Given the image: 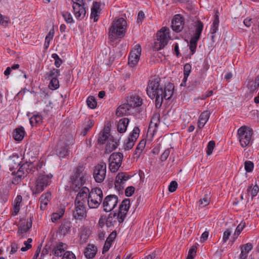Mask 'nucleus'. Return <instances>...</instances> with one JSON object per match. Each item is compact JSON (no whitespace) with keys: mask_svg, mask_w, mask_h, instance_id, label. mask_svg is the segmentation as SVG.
<instances>
[{"mask_svg":"<svg viewBox=\"0 0 259 259\" xmlns=\"http://www.w3.org/2000/svg\"><path fill=\"white\" fill-rule=\"evenodd\" d=\"M130 207V199L126 198L124 199L119 206L118 213H111L109 214L106 221V226L107 227L113 226L116 223L117 219L119 223H122L126 217Z\"/></svg>","mask_w":259,"mask_h":259,"instance_id":"nucleus-1","label":"nucleus"},{"mask_svg":"<svg viewBox=\"0 0 259 259\" xmlns=\"http://www.w3.org/2000/svg\"><path fill=\"white\" fill-rule=\"evenodd\" d=\"M53 177L51 174H47L44 171H40L35 182L31 187L32 194H37L43 191L50 185Z\"/></svg>","mask_w":259,"mask_h":259,"instance_id":"nucleus-2","label":"nucleus"},{"mask_svg":"<svg viewBox=\"0 0 259 259\" xmlns=\"http://www.w3.org/2000/svg\"><path fill=\"white\" fill-rule=\"evenodd\" d=\"M126 22L123 18L114 21L109 29V38L114 40L123 37L126 30Z\"/></svg>","mask_w":259,"mask_h":259,"instance_id":"nucleus-3","label":"nucleus"},{"mask_svg":"<svg viewBox=\"0 0 259 259\" xmlns=\"http://www.w3.org/2000/svg\"><path fill=\"white\" fill-rule=\"evenodd\" d=\"M85 175L82 166H78L70 176V187L75 191H77L85 183Z\"/></svg>","mask_w":259,"mask_h":259,"instance_id":"nucleus-4","label":"nucleus"},{"mask_svg":"<svg viewBox=\"0 0 259 259\" xmlns=\"http://www.w3.org/2000/svg\"><path fill=\"white\" fill-rule=\"evenodd\" d=\"M161 79L156 77L148 82L147 87V94L151 99H154L157 95H161L162 87L160 85Z\"/></svg>","mask_w":259,"mask_h":259,"instance_id":"nucleus-5","label":"nucleus"},{"mask_svg":"<svg viewBox=\"0 0 259 259\" xmlns=\"http://www.w3.org/2000/svg\"><path fill=\"white\" fill-rule=\"evenodd\" d=\"M169 30L168 28L163 27L157 33V41L155 42V48L157 50L163 49L167 45L169 39Z\"/></svg>","mask_w":259,"mask_h":259,"instance_id":"nucleus-6","label":"nucleus"},{"mask_svg":"<svg viewBox=\"0 0 259 259\" xmlns=\"http://www.w3.org/2000/svg\"><path fill=\"white\" fill-rule=\"evenodd\" d=\"M123 154L120 152H114L110 155L108 159L109 169L111 172L114 173L118 171L121 166Z\"/></svg>","mask_w":259,"mask_h":259,"instance_id":"nucleus-7","label":"nucleus"},{"mask_svg":"<svg viewBox=\"0 0 259 259\" xmlns=\"http://www.w3.org/2000/svg\"><path fill=\"white\" fill-rule=\"evenodd\" d=\"M107 165L104 161H100L95 167L93 176L97 183H101L104 181L106 176Z\"/></svg>","mask_w":259,"mask_h":259,"instance_id":"nucleus-8","label":"nucleus"},{"mask_svg":"<svg viewBox=\"0 0 259 259\" xmlns=\"http://www.w3.org/2000/svg\"><path fill=\"white\" fill-rule=\"evenodd\" d=\"M252 131L246 126H242L238 130V138L242 147L248 146L251 141Z\"/></svg>","mask_w":259,"mask_h":259,"instance_id":"nucleus-9","label":"nucleus"},{"mask_svg":"<svg viewBox=\"0 0 259 259\" xmlns=\"http://www.w3.org/2000/svg\"><path fill=\"white\" fill-rule=\"evenodd\" d=\"M118 203V196L115 195H108L103 200L102 206L105 212H110L117 206Z\"/></svg>","mask_w":259,"mask_h":259,"instance_id":"nucleus-10","label":"nucleus"},{"mask_svg":"<svg viewBox=\"0 0 259 259\" xmlns=\"http://www.w3.org/2000/svg\"><path fill=\"white\" fill-rule=\"evenodd\" d=\"M142 49L139 44H137L131 50L128 60V65L133 67L138 63L141 54Z\"/></svg>","mask_w":259,"mask_h":259,"instance_id":"nucleus-11","label":"nucleus"},{"mask_svg":"<svg viewBox=\"0 0 259 259\" xmlns=\"http://www.w3.org/2000/svg\"><path fill=\"white\" fill-rule=\"evenodd\" d=\"M140 132V129L138 126H135L134 128L132 133L130 134L127 139L124 143V149L125 150H130L133 147L135 143L139 136Z\"/></svg>","mask_w":259,"mask_h":259,"instance_id":"nucleus-12","label":"nucleus"},{"mask_svg":"<svg viewBox=\"0 0 259 259\" xmlns=\"http://www.w3.org/2000/svg\"><path fill=\"white\" fill-rule=\"evenodd\" d=\"M86 4H79L78 3L72 4L73 13L75 18L78 20H82L85 16L87 13Z\"/></svg>","mask_w":259,"mask_h":259,"instance_id":"nucleus-13","label":"nucleus"},{"mask_svg":"<svg viewBox=\"0 0 259 259\" xmlns=\"http://www.w3.org/2000/svg\"><path fill=\"white\" fill-rule=\"evenodd\" d=\"M79 192L76 195L74 203L85 205L86 202H88L89 189L87 187H83L79 190Z\"/></svg>","mask_w":259,"mask_h":259,"instance_id":"nucleus-14","label":"nucleus"},{"mask_svg":"<svg viewBox=\"0 0 259 259\" xmlns=\"http://www.w3.org/2000/svg\"><path fill=\"white\" fill-rule=\"evenodd\" d=\"M75 208L72 211L73 218L76 220H82L87 217L85 205L74 203Z\"/></svg>","mask_w":259,"mask_h":259,"instance_id":"nucleus-15","label":"nucleus"},{"mask_svg":"<svg viewBox=\"0 0 259 259\" xmlns=\"http://www.w3.org/2000/svg\"><path fill=\"white\" fill-rule=\"evenodd\" d=\"M184 26V21L183 17L177 14L174 16L171 21V27L174 31L179 32L182 30Z\"/></svg>","mask_w":259,"mask_h":259,"instance_id":"nucleus-16","label":"nucleus"},{"mask_svg":"<svg viewBox=\"0 0 259 259\" xmlns=\"http://www.w3.org/2000/svg\"><path fill=\"white\" fill-rule=\"evenodd\" d=\"M130 178V177L126 172H121L118 174L116 177L115 187L117 189H122L123 187L121 186L125 182Z\"/></svg>","mask_w":259,"mask_h":259,"instance_id":"nucleus-17","label":"nucleus"},{"mask_svg":"<svg viewBox=\"0 0 259 259\" xmlns=\"http://www.w3.org/2000/svg\"><path fill=\"white\" fill-rule=\"evenodd\" d=\"M101 5L100 2H94L93 3L91 8V18H93L94 22H97L99 19V15L102 11Z\"/></svg>","mask_w":259,"mask_h":259,"instance_id":"nucleus-18","label":"nucleus"},{"mask_svg":"<svg viewBox=\"0 0 259 259\" xmlns=\"http://www.w3.org/2000/svg\"><path fill=\"white\" fill-rule=\"evenodd\" d=\"M103 196L102 190L100 188L96 187L92 188L91 191L89 190L88 198L98 200L100 202H103Z\"/></svg>","mask_w":259,"mask_h":259,"instance_id":"nucleus-19","label":"nucleus"},{"mask_svg":"<svg viewBox=\"0 0 259 259\" xmlns=\"http://www.w3.org/2000/svg\"><path fill=\"white\" fill-rule=\"evenodd\" d=\"M27 164H23L18 169V170L16 172V175L15 178L14 179L12 183L13 184H18L22 178H24L25 176H26L27 172H28L27 170H24V169H26V166H27Z\"/></svg>","mask_w":259,"mask_h":259,"instance_id":"nucleus-20","label":"nucleus"},{"mask_svg":"<svg viewBox=\"0 0 259 259\" xmlns=\"http://www.w3.org/2000/svg\"><path fill=\"white\" fill-rule=\"evenodd\" d=\"M66 248L67 245L66 244L59 242L54 246L52 250V253L56 256H61L62 253H64L65 250Z\"/></svg>","mask_w":259,"mask_h":259,"instance_id":"nucleus-21","label":"nucleus"},{"mask_svg":"<svg viewBox=\"0 0 259 259\" xmlns=\"http://www.w3.org/2000/svg\"><path fill=\"white\" fill-rule=\"evenodd\" d=\"M131 108L140 106L142 104V99L138 96H131L126 100Z\"/></svg>","mask_w":259,"mask_h":259,"instance_id":"nucleus-22","label":"nucleus"},{"mask_svg":"<svg viewBox=\"0 0 259 259\" xmlns=\"http://www.w3.org/2000/svg\"><path fill=\"white\" fill-rule=\"evenodd\" d=\"M32 217H30L29 219L27 220L26 224L21 225L18 227L17 234L19 236H21V238L23 237V234L28 231L32 227Z\"/></svg>","mask_w":259,"mask_h":259,"instance_id":"nucleus-23","label":"nucleus"},{"mask_svg":"<svg viewBox=\"0 0 259 259\" xmlns=\"http://www.w3.org/2000/svg\"><path fill=\"white\" fill-rule=\"evenodd\" d=\"M174 92V85L172 83L168 82L165 86L164 90L162 89L161 96L165 100H169L171 97Z\"/></svg>","mask_w":259,"mask_h":259,"instance_id":"nucleus-24","label":"nucleus"},{"mask_svg":"<svg viewBox=\"0 0 259 259\" xmlns=\"http://www.w3.org/2000/svg\"><path fill=\"white\" fill-rule=\"evenodd\" d=\"M210 112L208 110H206L201 113L199 116L198 122V127L200 129L203 127L205 123L208 121L210 117Z\"/></svg>","mask_w":259,"mask_h":259,"instance_id":"nucleus-25","label":"nucleus"},{"mask_svg":"<svg viewBox=\"0 0 259 259\" xmlns=\"http://www.w3.org/2000/svg\"><path fill=\"white\" fill-rule=\"evenodd\" d=\"M51 199V194L49 192H47L42 194L39 198L40 208L41 210H45L46 208L48 202Z\"/></svg>","mask_w":259,"mask_h":259,"instance_id":"nucleus-26","label":"nucleus"},{"mask_svg":"<svg viewBox=\"0 0 259 259\" xmlns=\"http://www.w3.org/2000/svg\"><path fill=\"white\" fill-rule=\"evenodd\" d=\"M97 252V248L94 244H89L85 248L84 254L87 258H93Z\"/></svg>","mask_w":259,"mask_h":259,"instance_id":"nucleus-27","label":"nucleus"},{"mask_svg":"<svg viewBox=\"0 0 259 259\" xmlns=\"http://www.w3.org/2000/svg\"><path fill=\"white\" fill-rule=\"evenodd\" d=\"M118 142L113 139V137L109 138L108 140L107 144L105 147V152L109 153L114 150L118 146Z\"/></svg>","mask_w":259,"mask_h":259,"instance_id":"nucleus-28","label":"nucleus"},{"mask_svg":"<svg viewBox=\"0 0 259 259\" xmlns=\"http://www.w3.org/2000/svg\"><path fill=\"white\" fill-rule=\"evenodd\" d=\"M130 120L127 118H123L119 120L117 124V131L120 133L125 132Z\"/></svg>","mask_w":259,"mask_h":259,"instance_id":"nucleus-29","label":"nucleus"},{"mask_svg":"<svg viewBox=\"0 0 259 259\" xmlns=\"http://www.w3.org/2000/svg\"><path fill=\"white\" fill-rule=\"evenodd\" d=\"M71 223L69 221H64L59 227V232L61 234L65 235L68 233L71 227Z\"/></svg>","mask_w":259,"mask_h":259,"instance_id":"nucleus-30","label":"nucleus"},{"mask_svg":"<svg viewBox=\"0 0 259 259\" xmlns=\"http://www.w3.org/2000/svg\"><path fill=\"white\" fill-rule=\"evenodd\" d=\"M203 23L199 20H198L194 22V26L195 27V30L193 36V37L200 38L203 28Z\"/></svg>","mask_w":259,"mask_h":259,"instance_id":"nucleus-31","label":"nucleus"},{"mask_svg":"<svg viewBox=\"0 0 259 259\" xmlns=\"http://www.w3.org/2000/svg\"><path fill=\"white\" fill-rule=\"evenodd\" d=\"M22 200V197L20 195H18L14 200L13 204V211L12 215H16L20 210V204Z\"/></svg>","mask_w":259,"mask_h":259,"instance_id":"nucleus-32","label":"nucleus"},{"mask_svg":"<svg viewBox=\"0 0 259 259\" xmlns=\"http://www.w3.org/2000/svg\"><path fill=\"white\" fill-rule=\"evenodd\" d=\"M131 108L128 103L123 104L118 107L116 110V114L118 116H122L128 113V111Z\"/></svg>","mask_w":259,"mask_h":259,"instance_id":"nucleus-33","label":"nucleus"},{"mask_svg":"<svg viewBox=\"0 0 259 259\" xmlns=\"http://www.w3.org/2000/svg\"><path fill=\"white\" fill-rule=\"evenodd\" d=\"M56 153L60 158H64L68 154V149L66 145H58L56 150Z\"/></svg>","mask_w":259,"mask_h":259,"instance_id":"nucleus-34","label":"nucleus"},{"mask_svg":"<svg viewBox=\"0 0 259 259\" xmlns=\"http://www.w3.org/2000/svg\"><path fill=\"white\" fill-rule=\"evenodd\" d=\"M25 134L24 129L23 127L17 128L15 130L13 133V138L16 141H21Z\"/></svg>","mask_w":259,"mask_h":259,"instance_id":"nucleus-35","label":"nucleus"},{"mask_svg":"<svg viewBox=\"0 0 259 259\" xmlns=\"http://www.w3.org/2000/svg\"><path fill=\"white\" fill-rule=\"evenodd\" d=\"M146 143V141L145 139H143L139 143L137 146L134 153V155H136V157L137 158L140 157L141 154L145 147Z\"/></svg>","mask_w":259,"mask_h":259,"instance_id":"nucleus-36","label":"nucleus"},{"mask_svg":"<svg viewBox=\"0 0 259 259\" xmlns=\"http://www.w3.org/2000/svg\"><path fill=\"white\" fill-rule=\"evenodd\" d=\"M219 25V12L218 10H215V14L214 19L213 21L212 26L211 28V34H214L218 30Z\"/></svg>","mask_w":259,"mask_h":259,"instance_id":"nucleus-37","label":"nucleus"},{"mask_svg":"<svg viewBox=\"0 0 259 259\" xmlns=\"http://www.w3.org/2000/svg\"><path fill=\"white\" fill-rule=\"evenodd\" d=\"M60 75V71L59 69L53 68L47 72L45 74V78L50 80L52 78H57Z\"/></svg>","mask_w":259,"mask_h":259,"instance_id":"nucleus-38","label":"nucleus"},{"mask_svg":"<svg viewBox=\"0 0 259 259\" xmlns=\"http://www.w3.org/2000/svg\"><path fill=\"white\" fill-rule=\"evenodd\" d=\"M44 164V161H39L37 162L36 164L34 163V162H30L29 164L27 165L28 167V169L29 170L30 172H34L35 169L38 170L40 169L43 165Z\"/></svg>","mask_w":259,"mask_h":259,"instance_id":"nucleus-39","label":"nucleus"},{"mask_svg":"<svg viewBox=\"0 0 259 259\" xmlns=\"http://www.w3.org/2000/svg\"><path fill=\"white\" fill-rule=\"evenodd\" d=\"M199 39V38L192 36L190 40L189 46L192 55H193L196 52L197 42Z\"/></svg>","mask_w":259,"mask_h":259,"instance_id":"nucleus-40","label":"nucleus"},{"mask_svg":"<svg viewBox=\"0 0 259 259\" xmlns=\"http://www.w3.org/2000/svg\"><path fill=\"white\" fill-rule=\"evenodd\" d=\"M42 117L40 114L33 115L30 119L29 122L31 126H34L35 124H40L42 122Z\"/></svg>","mask_w":259,"mask_h":259,"instance_id":"nucleus-41","label":"nucleus"},{"mask_svg":"<svg viewBox=\"0 0 259 259\" xmlns=\"http://www.w3.org/2000/svg\"><path fill=\"white\" fill-rule=\"evenodd\" d=\"M65 209L61 208L57 212H54L52 214L51 220L53 222H55L60 219L64 214Z\"/></svg>","mask_w":259,"mask_h":259,"instance_id":"nucleus-42","label":"nucleus"},{"mask_svg":"<svg viewBox=\"0 0 259 259\" xmlns=\"http://www.w3.org/2000/svg\"><path fill=\"white\" fill-rule=\"evenodd\" d=\"M54 35V30L53 29H51L45 38L44 46L46 49H47L48 48L50 45V41L53 39Z\"/></svg>","mask_w":259,"mask_h":259,"instance_id":"nucleus-43","label":"nucleus"},{"mask_svg":"<svg viewBox=\"0 0 259 259\" xmlns=\"http://www.w3.org/2000/svg\"><path fill=\"white\" fill-rule=\"evenodd\" d=\"M94 121L93 120H89L87 121L83 129L82 130L81 134L84 136L87 135L88 131L94 126Z\"/></svg>","mask_w":259,"mask_h":259,"instance_id":"nucleus-44","label":"nucleus"},{"mask_svg":"<svg viewBox=\"0 0 259 259\" xmlns=\"http://www.w3.org/2000/svg\"><path fill=\"white\" fill-rule=\"evenodd\" d=\"M102 202H100L98 200L88 198V205L90 208H97Z\"/></svg>","mask_w":259,"mask_h":259,"instance_id":"nucleus-45","label":"nucleus"},{"mask_svg":"<svg viewBox=\"0 0 259 259\" xmlns=\"http://www.w3.org/2000/svg\"><path fill=\"white\" fill-rule=\"evenodd\" d=\"M258 187L256 185L253 187L250 186L247 189V193L248 195H251L252 199L256 196L258 192Z\"/></svg>","mask_w":259,"mask_h":259,"instance_id":"nucleus-46","label":"nucleus"},{"mask_svg":"<svg viewBox=\"0 0 259 259\" xmlns=\"http://www.w3.org/2000/svg\"><path fill=\"white\" fill-rule=\"evenodd\" d=\"M109 133L105 132H101L100 133L98 141L101 144L105 143V141L109 138Z\"/></svg>","mask_w":259,"mask_h":259,"instance_id":"nucleus-47","label":"nucleus"},{"mask_svg":"<svg viewBox=\"0 0 259 259\" xmlns=\"http://www.w3.org/2000/svg\"><path fill=\"white\" fill-rule=\"evenodd\" d=\"M61 14L66 23H74V20L73 19V17L69 12L67 11H63L61 12Z\"/></svg>","mask_w":259,"mask_h":259,"instance_id":"nucleus-48","label":"nucleus"},{"mask_svg":"<svg viewBox=\"0 0 259 259\" xmlns=\"http://www.w3.org/2000/svg\"><path fill=\"white\" fill-rule=\"evenodd\" d=\"M87 104L89 107L91 109H94L97 106V102L94 97L90 96L87 100Z\"/></svg>","mask_w":259,"mask_h":259,"instance_id":"nucleus-49","label":"nucleus"},{"mask_svg":"<svg viewBox=\"0 0 259 259\" xmlns=\"http://www.w3.org/2000/svg\"><path fill=\"white\" fill-rule=\"evenodd\" d=\"M49 85V88L51 90H56L59 87V80L57 78H54L50 79Z\"/></svg>","mask_w":259,"mask_h":259,"instance_id":"nucleus-50","label":"nucleus"},{"mask_svg":"<svg viewBox=\"0 0 259 259\" xmlns=\"http://www.w3.org/2000/svg\"><path fill=\"white\" fill-rule=\"evenodd\" d=\"M197 247L192 246L189 250L188 256L186 259H193L196 255Z\"/></svg>","mask_w":259,"mask_h":259,"instance_id":"nucleus-51","label":"nucleus"},{"mask_svg":"<svg viewBox=\"0 0 259 259\" xmlns=\"http://www.w3.org/2000/svg\"><path fill=\"white\" fill-rule=\"evenodd\" d=\"M215 143L214 141H210L208 142L207 147L206 153L207 155H210L212 154L213 150L215 147Z\"/></svg>","mask_w":259,"mask_h":259,"instance_id":"nucleus-52","label":"nucleus"},{"mask_svg":"<svg viewBox=\"0 0 259 259\" xmlns=\"http://www.w3.org/2000/svg\"><path fill=\"white\" fill-rule=\"evenodd\" d=\"M52 57L55 60V65L56 67L59 68L62 63V59L56 53L53 54Z\"/></svg>","mask_w":259,"mask_h":259,"instance_id":"nucleus-53","label":"nucleus"},{"mask_svg":"<svg viewBox=\"0 0 259 259\" xmlns=\"http://www.w3.org/2000/svg\"><path fill=\"white\" fill-rule=\"evenodd\" d=\"M253 246L251 243H246L242 246L241 250L242 251L248 254L249 252L252 249Z\"/></svg>","mask_w":259,"mask_h":259,"instance_id":"nucleus-54","label":"nucleus"},{"mask_svg":"<svg viewBox=\"0 0 259 259\" xmlns=\"http://www.w3.org/2000/svg\"><path fill=\"white\" fill-rule=\"evenodd\" d=\"M210 201V198L209 195L206 194L204 197L199 200V203L202 207H204L209 204Z\"/></svg>","mask_w":259,"mask_h":259,"instance_id":"nucleus-55","label":"nucleus"},{"mask_svg":"<svg viewBox=\"0 0 259 259\" xmlns=\"http://www.w3.org/2000/svg\"><path fill=\"white\" fill-rule=\"evenodd\" d=\"M245 223L244 222L242 221L237 227L235 232L234 233L235 235L238 236L242 232L243 229L245 227Z\"/></svg>","mask_w":259,"mask_h":259,"instance_id":"nucleus-56","label":"nucleus"},{"mask_svg":"<svg viewBox=\"0 0 259 259\" xmlns=\"http://www.w3.org/2000/svg\"><path fill=\"white\" fill-rule=\"evenodd\" d=\"M155 98H156L155 106L157 108H159L161 106L163 99H164V98L160 95L156 96V97Z\"/></svg>","mask_w":259,"mask_h":259,"instance_id":"nucleus-57","label":"nucleus"},{"mask_svg":"<svg viewBox=\"0 0 259 259\" xmlns=\"http://www.w3.org/2000/svg\"><path fill=\"white\" fill-rule=\"evenodd\" d=\"M245 169L247 172H251L253 168V163L250 161H246L244 163Z\"/></svg>","mask_w":259,"mask_h":259,"instance_id":"nucleus-58","label":"nucleus"},{"mask_svg":"<svg viewBox=\"0 0 259 259\" xmlns=\"http://www.w3.org/2000/svg\"><path fill=\"white\" fill-rule=\"evenodd\" d=\"M62 259H76V257L71 251H67L64 253Z\"/></svg>","mask_w":259,"mask_h":259,"instance_id":"nucleus-59","label":"nucleus"},{"mask_svg":"<svg viewBox=\"0 0 259 259\" xmlns=\"http://www.w3.org/2000/svg\"><path fill=\"white\" fill-rule=\"evenodd\" d=\"M247 87L250 92H253L259 88L258 85L256 84L255 82H254L253 81H249Z\"/></svg>","mask_w":259,"mask_h":259,"instance_id":"nucleus-60","label":"nucleus"},{"mask_svg":"<svg viewBox=\"0 0 259 259\" xmlns=\"http://www.w3.org/2000/svg\"><path fill=\"white\" fill-rule=\"evenodd\" d=\"M135 190L133 186L127 187L125 190V195L127 197L131 196L134 193Z\"/></svg>","mask_w":259,"mask_h":259,"instance_id":"nucleus-61","label":"nucleus"},{"mask_svg":"<svg viewBox=\"0 0 259 259\" xmlns=\"http://www.w3.org/2000/svg\"><path fill=\"white\" fill-rule=\"evenodd\" d=\"M191 71V66L187 63L184 66V75L189 76Z\"/></svg>","mask_w":259,"mask_h":259,"instance_id":"nucleus-62","label":"nucleus"},{"mask_svg":"<svg viewBox=\"0 0 259 259\" xmlns=\"http://www.w3.org/2000/svg\"><path fill=\"white\" fill-rule=\"evenodd\" d=\"M177 187H178L177 183L176 181H173L170 182V183L168 186V190L170 192H174L177 190Z\"/></svg>","mask_w":259,"mask_h":259,"instance_id":"nucleus-63","label":"nucleus"},{"mask_svg":"<svg viewBox=\"0 0 259 259\" xmlns=\"http://www.w3.org/2000/svg\"><path fill=\"white\" fill-rule=\"evenodd\" d=\"M170 154V150L169 149H166L161 155L160 159L162 161H165L168 158Z\"/></svg>","mask_w":259,"mask_h":259,"instance_id":"nucleus-64","label":"nucleus"}]
</instances>
